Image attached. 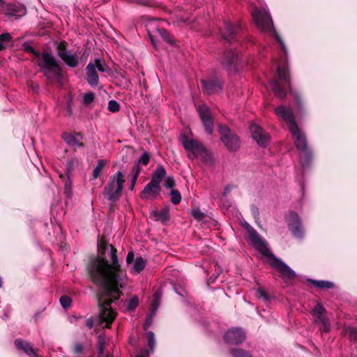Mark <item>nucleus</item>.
I'll list each match as a JSON object with an SVG mask.
<instances>
[{"label": "nucleus", "mask_w": 357, "mask_h": 357, "mask_svg": "<svg viewBox=\"0 0 357 357\" xmlns=\"http://www.w3.org/2000/svg\"><path fill=\"white\" fill-rule=\"evenodd\" d=\"M181 142L188 152V158L194 160L199 157L200 142L196 139H189L186 135L181 136Z\"/></svg>", "instance_id": "obj_15"}, {"label": "nucleus", "mask_w": 357, "mask_h": 357, "mask_svg": "<svg viewBox=\"0 0 357 357\" xmlns=\"http://www.w3.org/2000/svg\"><path fill=\"white\" fill-rule=\"evenodd\" d=\"M109 246L111 264L109 263V266H110L109 268L112 271L113 276H116L121 281L126 282V275L123 273L121 266L118 259L117 250L112 245H110Z\"/></svg>", "instance_id": "obj_12"}, {"label": "nucleus", "mask_w": 357, "mask_h": 357, "mask_svg": "<svg viewBox=\"0 0 357 357\" xmlns=\"http://www.w3.org/2000/svg\"><path fill=\"white\" fill-rule=\"evenodd\" d=\"M314 317H315L314 321L316 323H320L321 324L329 321L328 319L326 316L324 315V314H321L319 315H316Z\"/></svg>", "instance_id": "obj_56"}, {"label": "nucleus", "mask_w": 357, "mask_h": 357, "mask_svg": "<svg viewBox=\"0 0 357 357\" xmlns=\"http://www.w3.org/2000/svg\"><path fill=\"white\" fill-rule=\"evenodd\" d=\"M107 109L109 112L116 113L120 110V105L116 100H111L108 102Z\"/></svg>", "instance_id": "obj_37"}, {"label": "nucleus", "mask_w": 357, "mask_h": 357, "mask_svg": "<svg viewBox=\"0 0 357 357\" xmlns=\"http://www.w3.org/2000/svg\"><path fill=\"white\" fill-rule=\"evenodd\" d=\"M108 242L104 238H102L98 243V255L96 257H105V252L107 250Z\"/></svg>", "instance_id": "obj_31"}, {"label": "nucleus", "mask_w": 357, "mask_h": 357, "mask_svg": "<svg viewBox=\"0 0 357 357\" xmlns=\"http://www.w3.org/2000/svg\"><path fill=\"white\" fill-rule=\"evenodd\" d=\"M124 183L123 174L121 172H118L110 177L109 183L104 188V196L107 197L111 202H116L121 195Z\"/></svg>", "instance_id": "obj_5"}, {"label": "nucleus", "mask_w": 357, "mask_h": 357, "mask_svg": "<svg viewBox=\"0 0 357 357\" xmlns=\"http://www.w3.org/2000/svg\"><path fill=\"white\" fill-rule=\"evenodd\" d=\"M151 158V153L149 152H144L143 155L139 158L137 163L143 165H147Z\"/></svg>", "instance_id": "obj_43"}, {"label": "nucleus", "mask_w": 357, "mask_h": 357, "mask_svg": "<svg viewBox=\"0 0 357 357\" xmlns=\"http://www.w3.org/2000/svg\"><path fill=\"white\" fill-rule=\"evenodd\" d=\"M295 238H302L304 236V231L302 224L289 229Z\"/></svg>", "instance_id": "obj_34"}, {"label": "nucleus", "mask_w": 357, "mask_h": 357, "mask_svg": "<svg viewBox=\"0 0 357 357\" xmlns=\"http://www.w3.org/2000/svg\"><path fill=\"white\" fill-rule=\"evenodd\" d=\"M84 347L81 343H77L75 345L73 348L74 353L76 354H82L83 351Z\"/></svg>", "instance_id": "obj_57"}, {"label": "nucleus", "mask_w": 357, "mask_h": 357, "mask_svg": "<svg viewBox=\"0 0 357 357\" xmlns=\"http://www.w3.org/2000/svg\"><path fill=\"white\" fill-rule=\"evenodd\" d=\"M89 55V51L77 47L75 51H68V67L75 68L79 63L84 65Z\"/></svg>", "instance_id": "obj_14"}, {"label": "nucleus", "mask_w": 357, "mask_h": 357, "mask_svg": "<svg viewBox=\"0 0 357 357\" xmlns=\"http://www.w3.org/2000/svg\"><path fill=\"white\" fill-rule=\"evenodd\" d=\"M166 174L167 173L165 169L164 168L163 166L160 165L154 170L151 180L155 181L159 184H160L162 178L165 176Z\"/></svg>", "instance_id": "obj_29"}, {"label": "nucleus", "mask_w": 357, "mask_h": 357, "mask_svg": "<svg viewBox=\"0 0 357 357\" xmlns=\"http://www.w3.org/2000/svg\"><path fill=\"white\" fill-rule=\"evenodd\" d=\"M136 1L138 4L147 7H156L158 6L155 0H136Z\"/></svg>", "instance_id": "obj_45"}, {"label": "nucleus", "mask_w": 357, "mask_h": 357, "mask_svg": "<svg viewBox=\"0 0 357 357\" xmlns=\"http://www.w3.org/2000/svg\"><path fill=\"white\" fill-rule=\"evenodd\" d=\"M22 47H23V50H24V52L33 54L36 59L38 57H40V53L38 52L35 51L34 49L33 48V47H31L28 43H24L22 45Z\"/></svg>", "instance_id": "obj_44"}, {"label": "nucleus", "mask_w": 357, "mask_h": 357, "mask_svg": "<svg viewBox=\"0 0 357 357\" xmlns=\"http://www.w3.org/2000/svg\"><path fill=\"white\" fill-rule=\"evenodd\" d=\"M251 210L255 219L256 220H258L259 219V213L258 211L257 207L255 206H252Z\"/></svg>", "instance_id": "obj_59"}, {"label": "nucleus", "mask_w": 357, "mask_h": 357, "mask_svg": "<svg viewBox=\"0 0 357 357\" xmlns=\"http://www.w3.org/2000/svg\"><path fill=\"white\" fill-rule=\"evenodd\" d=\"M171 202L174 204H178L181 201V195L178 190L172 189L170 192Z\"/></svg>", "instance_id": "obj_36"}, {"label": "nucleus", "mask_w": 357, "mask_h": 357, "mask_svg": "<svg viewBox=\"0 0 357 357\" xmlns=\"http://www.w3.org/2000/svg\"><path fill=\"white\" fill-rule=\"evenodd\" d=\"M275 114L282 118L288 125L289 130L298 126L291 107L280 105L274 109Z\"/></svg>", "instance_id": "obj_17"}, {"label": "nucleus", "mask_w": 357, "mask_h": 357, "mask_svg": "<svg viewBox=\"0 0 357 357\" xmlns=\"http://www.w3.org/2000/svg\"><path fill=\"white\" fill-rule=\"evenodd\" d=\"M164 185L167 188L173 189V188L175 186V181L174 178L172 176H168L165 180Z\"/></svg>", "instance_id": "obj_53"}, {"label": "nucleus", "mask_w": 357, "mask_h": 357, "mask_svg": "<svg viewBox=\"0 0 357 357\" xmlns=\"http://www.w3.org/2000/svg\"><path fill=\"white\" fill-rule=\"evenodd\" d=\"M252 17L257 27L263 31L273 30V23L270 14L264 10L255 9Z\"/></svg>", "instance_id": "obj_9"}, {"label": "nucleus", "mask_w": 357, "mask_h": 357, "mask_svg": "<svg viewBox=\"0 0 357 357\" xmlns=\"http://www.w3.org/2000/svg\"><path fill=\"white\" fill-rule=\"evenodd\" d=\"M84 137L80 132H68V146H71L74 151L84 147Z\"/></svg>", "instance_id": "obj_20"}, {"label": "nucleus", "mask_w": 357, "mask_h": 357, "mask_svg": "<svg viewBox=\"0 0 357 357\" xmlns=\"http://www.w3.org/2000/svg\"><path fill=\"white\" fill-rule=\"evenodd\" d=\"M243 227L246 229L249 239L254 248L270 259V265L278 270L285 284L292 285L296 278L295 271L271 252L266 241L260 237L259 234L247 222L243 225Z\"/></svg>", "instance_id": "obj_2"}, {"label": "nucleus", "mask_w": 357, "mask_h": 357, "mask_svg": "<svg viewBox=\"0 0 357 357\" xmlns=\"http://www.w3.org/2000/svg\"><path fill=\"white\" fill-rule=\"evenodd\" d=\"M169 211V206H165L160 210L153 211L151 213V218H153L155 221L160 222L163 225H167L170 220Z\"/></svg>", "instance_id": "obj_21"}, {"label": "nucleus", "mask_w": 357, "mask_h": 357, "mask_svg": "<svg viewBox=\"0 0 357 357\" xmlns=\"http://www.w3.org/2000/svg\"><path fill=\"white\" fill-rule=\"evenodd\" d=\"M233 357H252L251 354L243 349L233 348L229 351Z\"/></svg>", "instance_id": "obj_32"}, {"label": "nucleus", "mask_w": 357, "mask_h": 357, "mask_svg": "<svg viewBox=\"0 0 357 357\" xmlns=\"http://www.w3.org/2000/svg\"><path fill=\"white\" fill-rule=\"evenodd\" d=\"M219 61L223 68L229 73H236L238 70V54L235 52L234 49H229L224 51L222 56L219 58Z\"/></svg>", "instance_id": "obj_8"}, {"label": "nucleus", "mask_w": 357, "mask_h": 357, "mask_svg": "<svg viewBox=\"0 0 357 357\" xmlns=\"http://www.w3.org/2000/svg\"><path fill=\"white\" fill-rule=\"evenodd\" d=\"M160 184L155 181L151 180L141 192L140 197L144 199H148L151 197L155 198L160 195Z\"/></svg>", "instance_id": "obj_19"}, {"label": "nucleus", "mask_w": 357, "mask_h": 357, "mask_svg": "<svg viewBox=\"0 0 357 357\" xmlns=\"http://www.w3.org/2000/svg\"><path fill=\"white\" fill-rule=\"evenodd\" d=\"M257 296L258 298H263L265 301H268L269 299L268 294L261 288L257 290Z\"/></svg>", "instance_id": "obj_54"}, {"label": "nucleus", "mask_w": 357, "mask_h": 357, "mask_svg": "<svg viewBox=\"0 0 357 357\" xmlns=\"http://www.w3.org/2000/svg\"><path fill=\"white\" fill-rule=\"evenodd\" d=\"M109 267L108 260L102 257H90L86 266L90 280L100 287L96 293L99 317L100 322L106 324V328L110 327L116 317L111 304L123 296L121 289L126 285V282L113 276Z\"/></svg>", "instance_id": "obj_1"}, {"label": "nucleus", "mask_w": 357, "mask_h": 357, "mask_svg": "<svg viewBox=\"0 0 357 357\" xmlns=\"http://www.w3.org/2000/svg\"><path fill=\"white\" fill-rule=\"evenodd\" d=\"M11 10L13 11L12 15L16 16V18L22 16L26 13V8L21 6H15L11 8Z\"/></svg>", "instance_id": "obj_39"}, {"label": "nucleus", "mask_w": 357, "mask_h": 357, "mask_svg": "<svg viewBox=\"0 0 357 357\" xmlns=\"http://www.w3.org/2000/svg\"><path fill=\"white\" fill-rule=\"evenodd\" d=\"M287 226L289 229L302 224V220L300 216L295 211H291L289 213V217L287 220Z\"/></svg>", "instance_id": "obj_26"}, {"label": "nucleus", "mask_w": 357, "mask_h": 357, "mask_svg": "<svg viewBox=\"0 0 357 357\" xmlns=\"http://www.w3.org/2000/svg\"><path fill=\"white\" fill-rule=\"evenodd\" d=\"M197 110L206 132L208 134H212L213 132V119L210 108L206 105H202L197 107Z\"/></svg>", "instance_id": "obj_11"}, {"label": "nucleus", "mask_w": 357, "mask_h": 357, "mask_svg": "<svg viewBox=\"0 0 357 357\" xmlns=\"http://www.w3.org/2000/svg\"><path fill=\"white\" fill-rule=\"evenodd\" d=\"M220 139L229 151H236L240 148V139L237 135L227 126L220 124L218 127Z\"/></svg>", "instance_id": "obj_7"}, {"label": "nucleus", "mask_w": 357, "mask_h": 357, "mask_svg": "<svg viewBox=\"0 0 357 357\" xmlns=\"http://www.w3.org/2000/svg\"><path fill=\"white\" fill-rule=\"evenodd\" d=\"M299 160L303 169H308L313 160L312 151L310 147L299 150Z\"/></svg>", "instance_id": "obj_22"}, {"label": "nucleus", "mask_w": 357, "mask_h": 357, "mask_svg": "<svg viewBox=\"0 0 357 357\" xmlns=\"http://www.w3.org/2000/svg\"><path fill=\"white\" fill-rule=\"evenodd\" d=\"M294 143L298 151L309 147L307 145L305 134L298 128V126L289 130Z\"/></svg>", "instance_id": "obj_18"}, {"label": "nucleus", "mask_w": 357, "mask_h": 357, "mask_svg": "<svg viewBox=\"0 0 357 357\" xmlns=\"http://www.w3.org/2000/svg\"><path fill=\"white\" fill-rule=\"evenodd\" d=\"M220 33L223 40L233 43L241 39L243 30L240 24L224 20L222 26L220 28Z\"/></svg>", "instance_id": "obj_6"}, {"label": "nucleus", "mask_w": 357, "mask_h": 357, "mask_svg": "<svg viewBox=\"0 0 357 357\" xmlns=\"http://www.w3.org/2000/svg\"><path fill=\"white\" fill-rule=\"evenodd\" d=\"M223 83L222 79L216 75L209 76L200 80L203 91L209 95L221 91Z\"/></svg>", "instance_id": "obj_10"}, {"label": "nucleus", "mask_w": 357, "mask_h": 357, "mask_svg": "<svg viewBox=\"0 0 357 357\" xmlns=\"http://www.w3.org/2000/svg\"><path fill=\"white\" fill-rule=\"evenodd\" d=\"M142 171V168L140 167V166L139 165V164H135L132 168V172L130 174V177L132 178V179H135L137 180V177L139 176V174H140Z\"/></svg>", "instance_id": "obj_51"}, {"label": "nucleus", "mask_w": 357, "mask_h": 357, "mask_svg": "<svg viewBox=\"0 0 357 357\" xmlns=\"http://www.w3.org/2000/svg\"><path fill=\"white\" fill-rule=\"evenodd\" d=\"M93 64L95 65V69L97 68V69L100 72H105L106 71L107 65L105 64V63L104 61H102L100 59H96Z\"/></svg>", "instance_id": "obj_47"}, {"label": "nucleus", "mask_w": 357, "mask_h": 357, "mask_svg": "<svg viewBox=\"0 0 357 357\" xmlns=\"http://www.w3.org/2000/svg\"><path fill=\"white\" fill-rule=\"evenodd\" d=\"M274 35H275V38L276 41L280 44L284 54H287V47L284 45V43L283 42L281 37L275 32V30H274Z\"/></svg>", "instance_id": "obj_52"}, {"label": "nucleus", "mask_w": 357, "mask_h": 357, "mask_svg": "<svg viewBox=\"0 0 357 357\" xmlns=\"http://www.w3.org/2000/svg\"><path fill=\"white\" fill-rule=\"evenodd\" d=\"M106 162L105 160H98L97 161V165L94 168L92 174L93 179L98 178Z\"/></svg>", "instance_id": "obj_33"}, {"label": "nucleus", "mask_w": 357, "mask_h": 357, "mask_svg": "<svg viewBox=\"0 0 357 357\" xmlns=\"http://www.w3.org/2000/svg\"><path fill=\"white\" fill-rule=\"evenodd\" d=\"M325 312V308L321 303H317L312 311V314L313 316L319 315L324 314Z\"/></svg>", "instance_id": "obj_50"}, {"label": "nucleus", "mask_w": 357, "mask_h": 357, "mask_svg": "<svg viewBox=\"0 0 357 357\" xmlns=\"http://www.w3.org/2000/svg\"><path fill=\"white\" fill-rule=\"evenodd\" d=\"M95 100V94L93 92H87L83 96V104L89 105L92 103Z\"/></svg>", "instance_id": "obj_38"}, {"label": "nucleus", "mask_w": 357, "mask_h": 357, "mask_svg": "<svg viewBox=\"0 0 357 357\" xmlns=\"http://www.w3.org/2000/svg\"><path fill=\"white\" fill-rule=\"evenodd\" d=\"M246 334L239 327H233L229 329L224 335V340L229 344H239L245 341Z\"/></svg>", "instance_id": "obj_13"}, {"label": "nucleus", "mask_w": 357, "mask_h": 357, "mask_svg": "<svg viewBox=\"0 0 357 357\" xmlns=\"http://www.w3.org/2000/svg\"><path fill=\"white\" fill-rule=\"evenodd\" d=\"M17 349L23 351L25 354L31 357H39L37 354V349H34L32 345L22 339H17L14 342Z\"/></svg>", "instance_id": "obj_23"}, {"label": "nucleus", "mask_w": 357, "mask_h": 357, "mask_svg": "<svg viewBox=\"0 0 357 357\" xmlns=\"http://www.w3.org/2000/svg\"><path fill=\"white\" fill-rule=\"evenodd\" d=\"M307 282L308 283L314 284L316 287L319 288L321 289H328L333 288L334 286V284L333 282L326 280H315L313 279H307Z\"/></svg>", "instance_id": "obj_28"}, {"label": "nucleus", "mask_w": 357, "mask_h": 357, "mask_svg": "<svg viewBox=\"0 0 357 357\" xmlns=\"http://www.w3.org/2000/svg\"><path fill=\"white\" fill-rule=\"evenodd\" d=\"M192 215L193 218L198 221L203 220L206 217L205 213L202 212L199 208H194L192 211Z\"/></svg>", "instance_id": "obj_46"}, {"label": "nucleus", "mask_w": 357, "mask_h": 357, "mask_svg": "<svg viewBox=\"0 0 357 357\" xmlns=\"http://www.w3.org/2000/svg\"><path fill=\"white\" fill-rule=\"evenodd\" d=\"M153 296H154V298L152 301L151 307H152L153 310H156L159 306L160 299L162 296V294L160 291H157L156 292H155Z\"/></svg>", "instance_id": "obj_41"}, {"label": "nucleus", "mask_w": 357, "mask_h": 357, "mask_svg": "<svg viewBox=\"0 0 357 357\" xmlns=\"http://www.w3.org/2000/svg\"><path fill=\"white\" fill-rule=\"evenodd\" d=\"M149 350H146V354H138L137 357H149Z\"/></svg>", "instance_id": "obj_64"}, {"label": "nucleus", "mask_w": 357, "mask_h": 357, "mask_svg": "<svg viewBox=\"0 0 357 357\" xmlns=\"http://www.w3.org/2000/svg\"><path fill=\"white\" fill-rule=\"evenodd\" d=\"M146 337H147V343H148V346L149 348V350L151 352H153L155 345V334L153 332L149 331L147 333Z\"/></svg>", "instance_id": "obj_35"}, {"label": "nucleus", "mask_w": 357, "mask_h": 357, "mask_svg": "<svg viewBox=\"0 0 357 357\" xmlns=\"http://www.w3.org/2000/svg\"><path fill=\"white\" fill-rule=\"evenodd\" d=\"M60 303L64 309L67 308V295H63L60 298Z\"/></svg>", "instance_id": "obj_60"}, {"label": "nucleus", "mask_w": 357, "mask_h": 357, "mask_svg": "<svg viewBox=\"0 0 357 357\" xmlns=\"http://www.w3.org/2000/svg\"><path fill=\"white\" fill-rule=\"evenodd\" d=\"M199 157L202 162L207 165H212L214 163V159L212 154L206 150L204 145L200 142Z\"/></svg>", "instance_id": "obj_25"}, {"label": "nucleus", "mask_w": 357, "mask_h": 357, "mask_svg": "<svg viewBox=\"0 0 357 357\" xmlns=\"http://www.w3.org/2000/svg\"><path fill=\"white\" fill-rule=\"evenodd\" d=\"M11 36L8 33L0 34V50H3L6 48V46L3 45V43L9 42Z\"/></svg>", "instance_id": "obj_40"}, {"label": "nucleus", "mask_w": 357, "mask_h": 357, "mask_svg": "<svg viewBox=\"0 0 357 357\" xmlns=\"http://www.w3.org/2000/svg\"><path fill=\"white\" fill-rule=\"evenodd\" d=\"M277 73L278 79H273L270 82L275 95L280 99L284 100L287 97V89H289L295 101L294 108L296 113L299 116H303L306 112L305 105L301 95L297 91H294L291 88L290 73L288 65L283 63L278 66Z\"/></svg>", "instance_id": "obj_3"}, {"label": "nucleus", "mask_w": 357, "mask_h": 357, "mask_svg": "<svg viewBox=\"0 0 357 357\" xmlns=\"http://www.w3.org/2000/svg\"><path fill=\"white\" fill-rule=\"evenodd\" d=\"M86 326L89 328H92L93 326V319L92 318H89L86 320Z\"/></svg>", "instance_id": "obj_61"}, {"label": "nucleus", "mask_w": 357, "mask_h": 357, "mask_svg": "<svg viewBox=\"0 0 357 357\" xmlns=\"http://www.w3.org/2000/svg\"><path fill=\"white\" fill-rule=\"evenodd\" d=\"M37 59L38 64L41 68L40 71L49 79H54L59 86H62L63 84L61 69L55 58L48 52H44L40 54V57Z\"/></svg>", "instance_id": "obj_4"}, {"label": "nucleus", "mask_w": 357, "mask_h": 357, "mask_svg": "<svg viewBox=\"0 0 357 357\" xmlns=\"http://www.w3.org/2000/svg\"><path fill=\"white\" fill-rule=\"evenodd\" d=\"M58 49L60 56L63 60V61L67 63V52L65 49L64 43H61Z\"/></svg>", "instance_id": "obj_49"}, {"label": "nucleus", "mask_w": 357, "mask_h": 357, "mask_svg": "<svg viewBox=\"0 0 357 357\" xmlns=\"http://www.w3.org/2000/svg\"><path fill=\"white\" fill-rule=\"evenodd\" d=\"M86 70L88 84L92 87H96L99 83V77L93 63L90 62L86 66Z\"/></svg>", "instance_id": "obj_24"}, {"label": "nucleus", "mask_w": 357, "mask_h": 357, "mask_svg": "<svg viewBox=\"0 0 357 357\" xmlns=\"http://www.w3.org/2000/svg\"><path fill=\"white\" fill-rule=\"evenodd\" d=\"M136 181H137V180H135V179H132V178H131V179H130V187H129V189H130V190H134L135 186V184H136Z\"/></svg>", "instance_id": "obj_63"}, {"label": "nucleus", "mask_w": 357, "mask_h": 357, "mask_svg": "<svg viewBox=\"0 0 357 357\" xmlns=\"http://www.w3.org/2000/svg\"><path fill=\"white\" fill-rule=\"evenodd\" d=\"M146 262V261L142 257H137L134 261V264L130 269V272L135 274L139 273L144 269Z\"/></svg>", "instance_id": "obj_27"}, {"label": "nucleus", "mask_w": 357, "mask_h": 357, "mask_svg": "<svg viewBox=\"0 0 357 357\" xmlns=\"http://www.w3.org/2000/svg\"><path fill=\"white\" fill-rule=\"evenodd\" d=\"M330 329H331V324H330L329 321L321 324V327L320 328V330L321 331L328 333L330 331Z\"/></svg>", "instance_id": "obj_58"}, {"label": "nucleus", "mask_w": 357, "mask_h": 357, "mask_svg": "<svg viewBox=\"0 0 357 357\" xmlns=\"http://www.w3.org/2000/svg\"><path fill=\"white\" fill-rule=\"evenodd\" d=\"M250 131L252 137L255 139L258 145L261 147H266L270 139V135L265 132L262 128L257 124H252L250 126Z\"/></svg>", "instance_id": "obj_16"}, {"label": "nucleus", "mask_w": 357, "mask_h": 357, "mask_svg": "<svg viewBox=\"0 0 357 357\" xmlns=\"http://www.w3.org/2000/svg\"><path fill=\"white\" fill-rule=\"evenodd\" d=\"M138 304H139L138 298L137 296H133L129 301L127 308L130 311L134 310L137 307Z\"/></svg>", "instance_id": "obj_48"}, {"label": "nucleus", "mask_w": 357, "mask_h": 357, "mask_svg": "<svg viewBox=\"0 0 357 357\" xmlns=\"http://www.w3.org/2000/svg\"><path fill=\"white\" fill-rule=\"evenodd\" d=\"M345 333L350 336L352 340L357 341V328L348 326L345 328Z\"/></svg>", "instance_id": "obj_42"}, {"label": "nucleus", "mask_w": 357, "mask_h": 357, "mask_svg": "<svg viewBox=\"0 0 357 357\" xmlns=\"http://www.w3.org/2000/svg\"><path fill=\"white\" fill-rule=\"evenodd\" d=\"M158 32L165 41L171 45H174L175 41L174 37L167 30L165 29H158Z\"/></svg>", "instance_id": "obj_30"}, {"label": "nucleus", "mask_w": 357, "mask_h": 357, "mask_svg": "<svg viewBox=\"0 0 357 357\" xmlns=\"http://www.w3.org/2000/svg\"><path fill=\"white\" fill-rule=\"evenodd\" d=\"M151 324V319H147L146 323L144 325V330L147 331L148 328L150 327Z\"/></svg>", "instance_id": "obj_62"}, {"label": "nucleus", "mask_w": 357, "mask_h": 357, "mask_svg": "<svg viewBox=\"0 0 357 357\" xmlns=\"http://www.w3.org/2000/svg\"><path fill=\"white\" fill-rule=\"evenodd\" d=\"M126 264L128 266L131 264H132L135 261V255L133 251L128 252L127 257H126Z\"/></svg>", "instance_id": "obj_55"}]
</instances>
